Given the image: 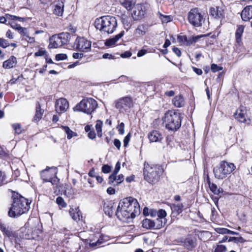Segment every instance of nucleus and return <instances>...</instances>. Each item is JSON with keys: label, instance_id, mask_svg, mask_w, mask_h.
<instances>
[{"label": "nucleus", "instance_id": "1", "mask_svg": "<svg viewBox=\"0 0 252 252\" xmlns=\"http://www.w3.org/2000/svg\"><path fill=\"white\" fill-rule=\"evenodd\" d=\"M30 204L28 200L21 195L14 197L8 212V216L15 218L26 213L30 209Z\"/></svg>", "mask_w": 252, "mask_h": 252}, {"label": "nucleus", "instance_id": "2", "mask_svg": "<svg viewBox=\"0 0 252 252\" xmlns=\"http://www.w3.org/2000/svg\"><path fill=\"white\" fill-rule=\"evenodd\" d=\"M94 24L97 30L108 34L113 33L118 26L116 18L109 15L96 19Z\"/></svg>", "mask_w": 252, "mask_h": 252}, {"label": "nucleus", "instance_id": "3", "mask_svg": "<svg viewBox=\"0 0 252 252\" xmlns=\"http://www.w3.org/2000/svg\"><path fill=\"white\" fill-rule=\"evenodd\" d=\"M143 175L144 179L149 184L154 185L159 180L160 176L163 172L161 166L158 164L150 165L145 162L144 165Z\"/></svg>", "mask_w": 252, "mask_h": 252}, {"label": "nucleus", "instance_id": "4", "mask_svg": "<svg viewBox=\"0 0 252 252\" xmlns=\"http://www.w3.org/2000/svg\"><path fill=\"white\" fill-rule=\"evenodd\" d=\"M181 114L174 111H168L164 115L163 123L169 130L176 131L181 126Z\"/></svg>", "mask_w": 252, "mask_h": 252}, {"label": "nucleus", "instance_id": "5", "mask_svg": "<svg viewBox=\"0 0 252 252\" xmlns=\"http://www.w3.org/2000/svg\"><path fill=\"white\" fill-rule=\"evenodd\" d=\"M235 169V165L225 161H221L220 164L213 169L215 177L219 180L225 178Z\"/></svg>", "mask_w": 252, "mask_h": 252}, {"label": "nucleus", "instance_id": "6", "mask_svg": "<svg viewBox=\"0 0 252 252\" xmlns=\"http://www.w3.org/2000/svg\"><path fill=\"white\" fill-rule=\"evenodd\" d=\"M97 107L95 100L92 98L84 99L73 108L75 111H81L91 114Z\"/></svg>", "mask_w": 252, "mask_h": 252}, {"label": "nucleus", "instance_id": "7", "mask_svg": "<svg viewBox=\"0 0 252 252\" xmlns=\"http://www.w3.org/2000/svg\"><path fill=\"white\" fill-rule=\"evenodd\" d=\"M70 34L68 32H62L58 35H53L49 39V48H57L67 44L70 40Z\"/></svg>", "mask_w": 252, "mask_h": 252}, {"label": "nucleus", "instance_id": "8", "mask_svg": "<svg viewBox=\"0 0 252 252\" xmlns=\"http://www.w3.org/2000/svg\"><path fill=\"white\" fill-rule=\"evenodd\" d=\"M175 242L182 245L188 251H192L197 245L196 238L191 234H188L185 237H181L175 240Z\"/></svg>", "mask_w": 252, "mask_h": 252}, {"label": "nucleus", "instance_id": "9", "mask_svg": "<svg viewBox=\"0 0 252 252\" xmlns=\"http://www.w3.org/2000/svg\"><path fill=\"white\" fill-rule=\"evenodd\" d=\"M188 19L189 23L195 27L202 26L205 19L197 8L191 9L188 13Z\"/></svg>", "mask_w": 252, "mask_h": 252}, {"label": "nucleus", "instance_id": "10", "mask_svg": "<svg viewBox=\"0 0 252 252\" xmlns=\"http://www.w3.org/2000/svg\"><path fill=\"white\" fill-rule=\"evenodd\" d=\"M137 206H138V203L137 200L132 197H129L121 200L117 209L137 212L139 210V207Z\"/></svg>", "mask_w": 252, "mask_h": 252}, {"label": "nucleus", "instance_id": "11", "mask_svg": "<svg viewBox=\"0 0 252 252\" xmlns=\"http://www.w3.org/2000/svg\"><path fill=\"white\" fill-rule=\"evenodd\" d=\"M74 47L79 51L87 52L91 50V42L84 37H77L74 43Z\"/></svg>", "mask_w": 252, "mask_h": 252}, {"label": "nucleus", "instance_id": "12", "mask_svg": "<svg viewBox=\"0 0 252 252\" xmlns=\"http://www.w3.org/2000/svg\"><path fill=\"white\" fill-rule=\"evenodd\" d=\"M147 8L148 6L146 4H136L131 13L133 20L137 21L142 19L146 13Z\"/></svg>", "mask_w": 252, "mask_h": 252}, {"label": "nucleus", "instance_id": "13", "mask_svg": "<svg viewBox=\"0 0 252 252\" xmlns=\"http://www.w3.org/2000/svg\"><path fill=\"white\" fill-rule=\"evenodd\" d=\"M209 13L214 19L221 20L225 17V6L221 5L211 7L209 9Z\"/></svg>", "mask_w": 252, "mask_h": 252}, {"label": "nucleus", "instance_id": "14", "mask_svg": "<svg viewBox=\"0 0 252 252\" xmlns=\"http://www.w3.org/2000/svg\"><path fill=\"white\" fill-rule=\"evenodd\" d=\"M247 110L244 106H241L234 114V118L240 123L249 124L250 119L247 115Z\"/></svg>", "mask_w": 252, "mask_h": 252}, {"label": "nucleus", "instance_id": "15", "mask_svg": "<svg viewBox=\"0 0 252 252\" xmlns=\"http://www.w3.org/2000/svg\"><path fill=\"white\" fill-rule=\"evenodd\" d=\"M137 212L128 211L127 210H121L117 209L116 215L119 220L126 221L130 219H133L135 217V213Z\"/></svg>", "mask_w": 252, "mask_h": 252}, {"label": "nucleus", "instance_id": "16", "mask_svg": "<svg viewBox=\"0 0 252 252\" xmlns=\"http://www.w3.org/2000/svg\"><path fill=\"white\" fill-rule=\"evenodd\" d=\"M51 168H48L45 170H42L40 172L41 178L43 181L45 182H51L53 185L55 184V182H58L57 179H53L52 176L56 174L55 169H54V171L52 172L50 171Z\"/></svg>", "mask_w": 252, "mask_h": 252}, {"label": "nucleus", "instance_id": "17", "mask_svg": "<svg viewBox=\"0 0 252 252\" xmlns=\"http://www.w3.org/2000/svg\"><path fill=\"white\" fill-rule=\"evenodd\" d=\"M69 107L67 100L64 98H60L56 100L55 104L56 111L59 114H62L66 111Z\"/></svg>", "mask_w": 252, "mask_h": 252}, {"label": "nucleus", "instance_id": "18", "mask_svg": "<svg viewBox=\"0 0 252 252\" xmlns=\"http://www.w3.org/2000/svg\"><path fill=\"white\" fill-rule=\"evenodd\" d=\"M132 106V101L128 96H126L119 99L116 103L118 109L130 108Z\"/></svg>", "mask_w": 252, "mask_h": 252}, {"label": "nucleus", "instance_id": "19", "mask_svg": "<svg viewBox=\"0 0 252 252\" xmlns=\"http://www.w3.org/2000/svg\"><path fill=\"white\" fill-rule=\"evenodd\" d=\"M64 0H56L54 3L53 13L57 16H62L63 12Z\"/></svg>", "mask_w": 252, "mask_h": 252}, {"label": "nucleus", "instance_id": "20", "mask_svg": "<svg viewBox=\"0 0 252 252\" xmlns=\"http://www.w3.org/2000/svg\"><path fill=\"white\" fill-rule=\"evenodd\" d=\"M148 137L151 143L160 142L163 138L162 134L156 130L150 131L148 134Z\"/></svg>", "mask_w": 252, "mask_h": 252}, {"label": "nucleus", "instance_id": "21", "mask_svg": "<svg viewBox=\"0 0 252 252\" xmlns=\"http://www.w3.org/2000/svg\"><path fill=\"white\" fill-rule=\"evenodd\" d=\"M242 19L244 21H248L252 18V5L246 6L241 12ZM252 27V22L251 24Z\"/></svg>", "mask_w": 252, "mask_h": 252}, {"label": "nucleus", "instance_id": "22", "mask_svg": "<svg viewBox=\"0 0 252 252\" xmlns=\"http://www.w3.org/2000/svg\"><path fill=\"white\" fill-rule=\"evenodd\" d=\"M149 25L147 24L139 25L135 30L134 34L137 36H142L148 31Z\"/></svg>", "mask_w": 252, "mask_h": 252}, {"label": "nucleus", "instance_id": "23", "mask_svg": "<svg viewBox=\"0 0 252 252\" xmlns=\"http://www.w3.org/2000/svg\"><path fill=\"white\" fill-rule=\"evenodd\" d=\"M121 20L125 27V29L128 30L131 27L133 20L132 17L131 18L129 15L123 14L121 16Z\"/></svg>", "mask_w": 252, "mask_h": 252}, {"label": "nucleus", "instance_id": "24", "mask_svg": "<svg viewBox=\"0 0 252 252\" xmlns=\"http://www.w3.org/2000/svg\"><path fill=\"white\" fill-rule=\"evenodd\" d=\"M124 32V31H122L113 37L107 39L105 42V45L112 46L115 45L118 41L123 36Z\"/></svg>", "mask_w": 252, "mask_h": 252}, {"label": "nucleus", "instance_id": "25", "mask_svg": "<svg viewBox=\"0 0 252 252\" xmlns=\"http://www.w3.org/2000/svg\"><path fill=\"white\" fill-rule=\"evenodd\" d=\"M114 204L112 201H107L103 204V210L105 214L109 217H111L114 213Z\"/></svg>", "mask_w": 252, "mask_h": 252}, {"label": "nucleus", "instance_id": "26", "mask_svg": "<svg viewBox=\"0 0 252 252\" xmlns=\"http://www.w3.org/2000/svg\"><path fill=\"white\" fill-rule=\"evenodd\" d=\"M17 63V59L16 57L11 56L9 59L3 63L2 66L5 69H10L15 66Z\"/></svg>", "mask_w": 252, "mask_h": 252}, {"label": "nucleus", "instance_id": "27", "mask_svg": "<svg viewBox=\"0 0 252 252\" xmlns=\"http://www.w3.org/2000/svg\"><path fill=\"white\" fill-rule=\"evenodd\" d=\"M172 102L177 107H182L185 104V99L183 95H175L172 99Z\"/></svg>", "mask_w": 252, "mask_h": 252}, {"label": "nucleus", "instance_id": "28", "mask_svg": "<svg viewBox=\"0 0 252 252\" xmlns=\"http://www.w3.org/2000/svg\"><path fill=\"white\" fill-rule=\"evenodd\" d=\"M183 207L184 206L182 203L173 204L170 206L172 214L175 216H177L181 214L183 211Z\"/></svg>", "mask_w": 252, "mask_h": 252}, {"label": "nucleus", "instance_id": "29", "mask_svg": "<svg viewBox=\"0 0 252 252\" xmlns=\"http://www.w3.org/2000/svg\"><path fill=\"white\" fill-rule=\"evenodd\" d=\"M69 213L72 218L74 220L78 221L82 218V213L78 208H75V209H71Z\"/></svg>", "mask_w": 252, "mask_h": 252}, {"label": "nucleus", "instance_id": "30", "mask_svg": "<svg viewBox=\"0 0 252 252\" xmlns=\"http://www.w3.org/2000/svg\"><path fill=\"white\" fill-rule=\"evenodd\" d=\"M244 27L242 25L238 26L237 29L235 32V38L236 42L238 44H240L242 42L241 36L244 32Z\"/></svg>", "mask_w": 252, "mask_h": 252}, {"label": "nucleus", "instance_id": "31", "mask_svg": "<svg viewBox=\"0 0 252 252\" xmlns=\"http://www.w3.org/2000/svg\"><path fill=\"white\" fill-rule=\"evenodd\" d=\"M154 220L145 219L142 221V226L146 229H154Z\"/></svg>", "mask_w": 252, "mask_h": 252}, {"label": "nucleus", "instance_id": "32", "mask_svg": "<svg viewBox=\"0 0 252 252\" xmlns=\"http://www.w3.org/2000/svg\"><path fill=\"white\" fill-rule=\"evenodd\" d=\"M120 2L127 10H129L135 3V0H120Z\"/></svg>", "mask_w": 252, "mask_h": 252}, {"label": "nucleus", "instance_id": "33", "mask_svg": "<svg viewBox=\"0 0 252 252\" xmlns=\"http://www.w3.org/2000/svg\"><path fill=\"white\" fill-rule=\"evenodd\" d=\"M20 19V17L16 16L6 14L5 16H0V23H6L7 21L9 22L10 20H16Z\"/></svg>", "mask_w": 252, "mask_h": 252}, {"label": "nucleus", "instance_id": "34", "mask_svg": "<svg viewBox=\"0 0 252 252\" xmlns=\"http://www.w3.org/2000/svg\"><path fill=\"white\" fill-rule=\"evenodd\" d=\"M43 114V110L41 109V106L39 102H37L36 105V112L34 120L36 121H38L42 118Z\"/></svg>", "mask_w": 252, "mask_h": 252}, {"label": "nucleus", "instance_id": "35", "mask_svg": "<svg viewBox=\"0 0 252 252\" xmlns=\"http://www.w3.org/2000/svg\"><path fill=\"white\" fill-rule=\"evenodd\" d=\"M14 20H10L8 23V25H9L11 28H12L14 29L17 30L18 31L20 34H23V33L24 32V31H26V28H22L20 26V25L17 24L14 21Z\"/></svg>", "mask_w": 252, "mask_h": 252}, {"label": "nucleus", "instance_id": "36", "mask_svg": "<svg viewBox=\"0 0 252 252\" xmlns=\"http://www.w3.org/2000/svg\"><path fill=\"white\" fill-rule=\"evenodd\" d=\"M154 229H159L165 224V221L164 220L158 218L155 220H154Z\"/></svg>", "mask_w": 252, "mask_h": 252}, {"label": "nucleus", "instance_id": "37", "mask_svg": "<svg viewBox=\"0 0 252 252\" xmlns=\"http://www.w3.org/2000/svg\"><path fill=\"white\" fill-rule=\"evenodd\" d=\"M209 187L210 190L214 193V194L216 195H219L223 191L222 189L218 188L217 186L214 183L211 184V185H210Z\"/></svg>", "mask_w": 252, "mask_h": 252}, {"label": "nucleus", "instance_id": "38", "mask_svg": "<svg viewBox=\"0 0 252 252\" xmlns=\"http://www.w3.org/2000/svg\"><path fill=\"white\" fill-rule=\"evenodd\" d=\"M102 125L103 122L100 120H97L96 122L95 128L97 132V135L99 137H101L102 136Z\"/></svg>", "mask_w": 252, "mask_h": 252}, {"label": "nucleus", "instance_id": "39", "mask_svg": "<svg viewBox=\"0 0 252 252\" xmlns=\"http://www.w3.org/2000/svg\"><path fill=\"white\" fill-rule=\"evenodd\" d=\"M63 128L65 131L66 134H67V138L68 139H71L73 136L75 135V133L73 132L69 127L67 126H62Z\"/></svg>", "mask_w": 252, "mask_h": 252}, {"label": "nucleus", "instance_id": "40", "mask_svg": "<svg viewBox=\"0 0 252 252\" xmlns=\"http://www.w3.org/2000/svg\"><path fill=\"white\" fill-rule=\"evenodd\" d=\"M0 230L4 235H6L8 237H10L13 236V232L8 229L6 225H3Z\"/></svg>", "mask_w": 252, "mask_h": 252}, {"label": "nucleus", "instance_id": "41", "mask_svg": "<svg viewBox=\"0 0 252 252\" xmlns=\"http://www.w3.org/2000/svg\"><path fill=\"white\" fill-rule=\"evenodd\" d=\"M159 17L162 23H168L172 21V17L168 15H164L158 12Z\"/></svg>", "mask_w": 252, "mask_h": 252}, {"label": "nucleus", "instance_id": "42", "mask_svg": "<svg viewBox=\"0 0 252 252\" xmlns=\"http://www.w3.org/2000/svg\"><path fill=\"white\" fill-rule=\"evenodd\" d=\"M56 203L59 205V207H62V208H65L66 207L67 204L65 202L64 199L63 198V197L61 196H59L56 198Z\"/></svg>", "mask_w": 252, "mask_h": 252}, {"label": "nucleus", "instance_id": "43", "mask_svg": "<svg viewBox=\"0 0 252 252\" xmlns=\"http://www.w3.org/2000/svg\"><path fill=\"white\" fill-rule=\"evenodd\" d=\"M12 127L16 133L19 134L22 133V129L21 125L19 124H14L12 125Z\"/></svg>", "mask_w": 252, "mask_h": 252}, {"label": "nucleus", "instance_id": "44", "mask_svg": "<svg viewBox=\"0 0 252 252\" xmlns=\"http://www.w3.org/2000/svg\"><path fill=\"white\" fill-rule=\"evenodd\" d=\"M229 242L234 241L236 243H244L245 240L241 237H231L229 238L228 240Z\"/></svg>", "mask_w": 252, "mask_h": 252}, {"label": "nucleus", "instance_id": "45", "mask_svg": "<svg viewBox=\"0 0 252 252\" xmlns=\"http://www.w3.org/2000/svg\"><path fill=\"white\" fill-rule=\"evenodd\" d=\"M6 176L5 173L0 170V186L7 183L5 181Z\"/></svg>", "mask_w": 252, "mask_h": 252}, {"label": "nucleus", "instance_id": "46", "mask_svg": "<svg viewBox=\"0 0 252 252\" xmlns=\"http://www.w3.org/2000/svg\"><path fill=\"white\" fill-rule=\"evenodd\" d=\"M158 218L165 220V217L166 216V212L164 210L160 209L157 212Z\"/></svg>", "mask_w": 252, "mask_h": 252}, {"label": "nucleus", "instance_id": "47", "mask_svg": "<svg viewBox=\"0 0 252 252\" xmlns=\"http://www.w3.org/2000/svg\"><path fill=\"white\" fill-rule=\"evenodd\" d=\"M116 179L117 175L113 173L109 177V184L116 185V184L114 183L115 182L116 183Z\"/></svg>", "mask_w": 252, "mask_h": 252}, {"label": "nucleus", "instance_id": "48", "mask_svg": "<svg viewBox=\"0 0 252 252\" xmlns=\"http://www.w3.org/2000/svg\"><path fill=\"white\" fill-rule=\"evenodd\" d=\"M24 36H25V39L27 40L29 43H32L34 42V38L33 37H30L27 34L26 31H24V32L23 34H21Z\"/></svg>", "mask_w": 252, "mask_h": 252}, {"label": "nucleus", "instance_id": "49", "mask_svg": "<svg viewBox=\"0 0 252 252\" xmlns=\"http://www.w3.org/2000/svg\"><path fill=\"white\" fill-rule=\"evenodd\" d=\"M9 45V43L7 40L0 38V47L5 48L8 47Z\"/></svg>", "mask_w": 252, "mask_h": 252}, {"label": "nucleus", "instance_id": "50", "mask_svg": "<svg viewBox=\"0 0 252 252\" xmlns=\"http://www.w3.org/2000/svg\"><path fill=\"white\" fill-rule=\"evenodd\" d=\"M67 55L65 54H58L55 56V59L56 61H62L67 59Z\"/></svg>", "mask_w": 252, "mask_h": 252}, {"label": "nucleus", "instance_id": "51", "mask_svg": "<svg viewBox=\"0 0 252 252\" xmlns=\"http://www.w3.org/2000/svg\"><path fill=\"white\" fill-rule=\"evenodd\" d=\"M112 167L107 165H103L101 168L102 172L104 173H108L111 171Z\"/></svg>", "mask_w": 252, "mask_h": 252}, {"label": "nucleus", "instance_id": "52", "mask_svg": "<svg viewBox=\"0 0 252 252\" xmlns=\"http://www.w3.org/2000/svg\"><path fill=\"white\" fill-rule=\"evenodd\" d=\"M226 248L224 245H218L215 252H226Z\"/></svg>", "mask_w": 252, "mask_h": 252}, {"label": "nucleus", "instance_id": "53", "mask_svg": "<svg viewBox=\"0 0 252 252\" xmlns=\"http://www.w3.org/2000/svg\"><path fill=\"white\" fill-rule=\"evenodd\" d=\"M119 133L123 135L125 132V124L124 123H121L117 127Z\"/></svg>", "mask_w": 252, "mask_h": 252}, {"label": "nucleus", "instance_id": "54", "mask_svg": "<svg viewBox=\"0 0 252 252\" xmlns=\"http://www.w3.org/2000/svg\"><path fill=\"white\" fill-rule=\"evenodd\" d=\"M222 67L219 66L217 64L213 63L211 65V70L214 72H216L217 71H220L222 70Z\"/></svg>", "mask_w": 252, "mask_h": 252}, {"label": "nucleus", "instance_id": "55", "mask_svg": "<svg viewBox=\"0 0 252 252\" xmlns=\"http://www.w3.org/2000/svg\"><path fill=\"white\" fill-rule=\"evenodd\" d=\"M131 137V134L130 133L127 134L124 139V146L126 147L129 142L130 138Z\"/></svg>", "mask_w": 252, "mask_h": 252}, {"label": "nucleus", "instance_id": "56", "mask_svg": "<svg viewBox=\"0 0 252 252\" xmlns=\"http://www.w3.org/2000/svg\"><path fill=\"white\" fill-rule=\"evenodd\" d=\"M0 156L1 158H6L8 156V154L5 151L4 148L0 146Z\"/></svg>", "mask_w": 252, "mask_h": 252}, {"label": "nucleus", "instance_id": "57", "mask_svg": "<svg viewBox=\"0 0 252 252\" xmlns=\"http://www.w3.org/2000/svg\"><path fill=\"white\" fill-rule=\"evenodd\" d=\"M124 180V177L123 174H120L117 176L116 179V185H118L120 183L123 182Z\"/></svg>", "mask_w": 252, "mask_h": 252}, {"label": "nucleus", "instance_id": "58", "mask_svg": "<svg viewBox=\"0 0 252 252\" xmlns=\"http://www.w3.org/2000/svg\"><path fill=\"white\" fill-rule=\"evenodd\" d=\"M101 244V241L99 240H98L96 242H92V241H91L90 246L92 248H95L96 247L99 246Z\"/></svg>", "mask_w": 252, "mask_h": 252}, {"label": "nucleus", "instance_id": "59", "mask_svg": "<svg viewBox=\"0 0 252 252\" xmlns=\"http://www.w3.org/2000/svg\"><path fill=\"white\" fill-rule=\"evenodd\" d=\"M120 168H121V163L119 161L117 162L116 165H115V169L113 171V173H114V174H117L119 172L120 169Z\"/></svg>", "mask_w": 252, "mask_h": 252}, {"label": "nucleus", "instance_id": "60", "mask_svg": "<svg viewBox=\"0 0 252 252\" xmlns=\"http://www.w3.org/2000/svg\"><path fill=\"white\" fill-rule=\"evenodd\" d=\"M148 52L147 50L142 49L138 51L137 56L138 57H141L145 55Z\"/></svg>", "mask_w": 252, "mask_h": 252}, {"label": "nucleus", "instance_id": "61", "mask_svg": "<svg viewBox=\"0 0 252 252\" xmlns=\"http://www.w3.org/2000/svg\"><path fill=\"white\" fill-rule=\"evenodd\" d=\"M46 51L45 50H40L37 52H35L34 55L36 57L42 56L44 55Z\"/></svg>", "mask_w": 252, "mask_h": 252}, {"label": "nucleus", "instance_id": "62", "mask_svg": "<svg viewBox=\"0 0 252 252\" xmlns=\"http://www.w3.org/2000/svg\"><path fill=\"white\" fill-rule=\"evenodd\" d=\"M114 144L117 148L120 149L121 146V142L119 139H115L114 140Z\"/></svg>", "mask_w": 252, "mask_h": 252}, {"label": "nucleus", "instance_id": "63", "mask_svg": "<svg viewBox=\"0 0 252 252\" xmlns=\"http://www.w3.org/2000/svg\"><path fill=\"white\" fill-rule=\"evenodd\" d=\"M132 54L129 51H126L121 55V57L123 58H129L131 56Z\"/></svg>", "mask_w": 252, "mask_h": 252}, {"label": "nucleus", "instance_id": "64", "mask_svg": "<svg viewBox=\"0 0 252 252\" xmlns=\"http://www.w3.org/2000/svg\"><path fill=\"white\" fill-rule=\"evenodd\" d=\"M72 57L74 59H81L83 57V54L80 53H74Z\"/></svg>", "mask_w": 252, "mask_h": 252}]
</instances>
